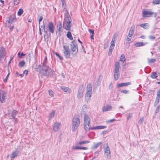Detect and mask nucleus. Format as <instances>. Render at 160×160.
<instances>
[{"label":"nucleus","instance_id":"obj_1","mask_svg":"<svg viewBox=\"0 0 160 160\" xmlns=\"http://www.w3.org/2000/svg\"><path fill=\"white\" fill-rule=\"evenodd\" d=\"M64 21L63 23V28L66 30L70 31L71 30V18L68 11L66 10Z\"/></svg>","mask_w":160,"mask_h":160},{"label":"nucleus","instance_id":"obj_2","mask_svg":"<svg viewBox=\"0 0 160 160\" xmlns=\"http://www.w3.org/2000/svg\"><path fill=\"white\" fill-rule=\"evenodd\" d=\"M71 54L72 56L77 55L78 51V47L76 42L74 40L70 44Z\"/></svg>","mask_w":160,"mask_h":160},{"label":"nucleus","instance_id":"obj_3","mask_svg":"<svg viewBox=\"0 0 160 160\" xmlns=\"http://www.w3.org/2000/svg\"><path fill=\"white\" fill-rule=\"evenodd\" d=\"M72 132H75L80 125V119L78 116H75L72 118Z\"/></svg>","mask_w":160,"mask_h":160},{"label":"nucleus","instance_id":"obj_4","mask_svg":"<svg viewBox=\"0 0 160 160\" xmlns=\"http://www.w3.org/2000/svg\"><path fill=\"white\" fill-rule=\"evenodd\" d=\"M90 120L88 116L85 114L84 117V129L86 131H89L91 129L90 127Z\"/></svg>","mask_w":160,"mask_h":160},{"label":"nucleus","instance_id":"obj_5","mask_svg":"<svg viewBox=\"0 0 160 160\" xmlns=\"http://www.w3.org/2000/svg\"><path fill=\"white\" fill-rule=\"evenodd\" d=\"M47 62H43L42 65V69L46 72L47 76L51 75L52 74L53 72L51 68L47 65Z\"/></svg>","mask_w":160,"mask_h":160},{"label":"nucleus","instance_id":"obj_6","mask_svg":"<svg viewBox=\"0 0 160 160\" xmlns=\"http://www.w3.org/2000/svg\"><path fill=\"white\" fill-rule=\"evenodd\" d=\"M119 63L118 62H116L115 63L114 72V80H117L119 77L120 73L119 70Z\"/></svg>","mask_w":160,"mask_h":160},{"label":"nucleus","instance_id":"obj_7","mask_svg":"<svg viewBox=\"0 0 160 160\" xmlns=\"http://www.w3.org/2000/svg\"><path fill=\"white\" fill-rule=\"evenodd\" d=\"M118 36L117 33H115L112 38V40L111 42V45L108 51V54L109 56L111 55L115 46V41Z\"/></svg>","mask_w":160,"mask_h":160},{"label":"nucleus","instance_id":"obj_8","mask_svg":"<svg viewBox=\"0 0 160 160\" xmlns=\"http://www.w3.org/2000/svg\"><path fill=\"white\" fill-rule=\"evenodd\" d=\"M63 52L65 57L67 59L70 58L71 53L69 47L67 45H63Z\"/></svg>","mask_w":160,"mask_h":160},{"label":"nucleus","instance_id":"obj_9","mask_svg":"<svg viewBox=\"0 0 160 160\" xmlns=\"http://www.w3.org/2000/svg\"><path fill=\"white\" fill-rule=\"evenodd\" d=\"M6 98V93L4 91H0V101L2 103L5 102Z\"/></svg>","mask_w":160,"mask_h":160},{"label":"nucleus","instance_id":"obj_10","mask_svg":"<svg viewBox=\"0 0 160 160\" xmlns=\"http://www.w3.org/2000/svg\"><path fill=\"white\" fill-rule=\"evenodd\" d=\"M154 14V13L149 10H143L142 12V15L143 17H149Z\"/></svg>","mask_w":160,"mask_h":160},{"label":"nucleus","instance_id":"obj_11","mask_svg":"<svg viewBox=\"0 0 160 160\" xmlns=\"http://www.w3.org/2000/svg\"><path fill=\"white\" fill-rule=\"evenodd\" d=\"M83 86L81 85L79 87L77 94V97L78 99H80L83 97Z\"/></svg>","mask_w":160,"mask_h":160},{"label":"nucleus","instance_id":"obj_12","mask_svg":"<svg viewBox=\"0 0 160 160\" xmlns=\"http://www.w3.org/2000/svg\"><path fill=\"white\" fill-rule=\"evenodd\" d=\"M104 149L105 157L108 158H110V151L108 145H106L105 147H104Z\"/></svg>","mask_w":160,"mask_h":160},{"label":"nucleus","instance_id":"obj_13","mask_svg":"<svg viewBox=\"0 0 160 160\" xmlns=\"http://www.w3.org/2000/svg\"><path fill=\"white\" fill-rule=\"evenodd\" d=\"M62 29V26L61 22L60 21L58 22L57 25V31H56V34H58L59 35H60V32Z\"/></svg>","mask_w":160,"mask_h":160},{"label":"nucleus","instance_id":"obj_14","mask_svg":"<svg viewBox=\"0 0 160 160\" xmlns=\"http://www.w3.org/2000/svg\"><path fill=\"white\" fill-rule=\"evenodd\" d=\"M48 27L49 30V32L52 33H53L54 32V27L53 24L52 22L49 23Z\"/></svg>","mask_w":160,"mask_h":160},{"label":"nucleus","instance_id":"obj_15","mask_svg":"<svg viewBox=\"0 0 160 160\" xmlns=\"http://www.w3.org/2000/svg\"><path fill=\"white\" fill-rule=\"evenodd\" d=\"M112 107L109 105L106 104L102 108V110L103 112L110 111L112 109Z\"/></svg>","mask_w":160,"mask_h":160},{"label":"nucleus","instance_id":"obj_16","mask_svg":"<svg viewBox=\"0 0 160 160\" xmlns=\"http://www.w3.org/2000/svg\"><path fill=\"white\" fill-rule=\"evenodd\" d=\"M131 83L130 82H127L123 83H121L118 84L117 85V88H119L123 87L124 86H127L128 85H131Z\"/></svg>","mask_w":160,"mask_h":160},{"label":"nucleus","instance_id":"obj_17","mask_svg":"<svg viewBox=\"0 0 160 160\" xmlns=\"http://www.w3.org/2000/svg\"><path fill=\"white\" fill-rule=\"evenodd\" d=\"M92 92L89 91H87L85 95V99L88 102L90 99L92 94Z\"/></svg>","mask_w":160,"mask_h":160},{"label":"nucleus","instance_id":"obj_18","mask_svg":"<svg viewBox=\"0 0 160 160\" xmlns=\"http://www.w3.org/2000/svg\"><path fill=\"white\" fill-rule=\"evenodd\" d=\"M60 125V122H55L54 124L53 130L54 131L57 132L58 130L59 127Z\"/></svg>","mask_w":160,"mask_h":160},{"label":"nucleus","instance_id":"obj_19","mask_svg":"<svg viewBox=\"0 0 160 160\" xmlns=\"http://www.w3.org/2000/svg\"><path fill=\"white\" fill-rule=\"evenodd\" d=\"M135 26L134 25L132 26L131 27L130 30L129 32L128 36H129V37H131L134 33V30Z\"/></svg>","mask_w":160,"mask_h":160},{"label":"nucleus","instance_id":"obj_20","mask_svg":"<svg viewBox=\"0 0 160 160\" xmlns=\"http://www.w3.org/2000/svg\"><path fill=\"white\" fill-rule=\"evenodd\" d=\"M73 148L75 149H80V150H88V148L87 147H81L78 146H75L73 147Z\"/></svg>","mask_w":160,"mask_h":160},{"label":"nucleus","instance_id":"obj_21","mask_svg":"<svg viewBox=\"0 0 160 160\" xmlns=\"http://www.w3.org/2000/svg\"><path fill=\"white\" fill-rule=\"evenodd\" d=\"M106 128L105 126H98L94 127H92L91 128V130H96L99 129H103Z\"/></svg>","mask_w":160,"mask_h":160},{"label":"nucleus","instance_id":"obj_22","mask_svg":"<svg viewBox=\"0 0 160 160\" xmlns=\"http://www.w3.org/2000/svg\"><path fill=\"white\" fill-rule=\"evenodd\" d=\"M55 111L54 110H52L51 112L49 114L48 116V120H50L52 118L54 117L55 114Z\"/></svg>","mask_w":160,"mask_h":160},{"label":"nucleus","instance_id":"obj_23","mask_svg":"<svg viewBox=\"0 0 160 160\" xmlns=\"http://www.w3.org/2000/svg\"><path fill=\"white\" fill-rule=\"evenodd\" d=\"M6 49L3 47H1L0 48V54L2 55L3 56H4L6 54Z\"/></svg>","mask_w":160,"mask_h":160},{"label":"nucleus","instance_id":"obj_24","mask_svg":"<svg viewBox=\"0 0 160 160\" xmlns=\"http://www.w3.org/2000/svg\"><path fill=\"white\" fill-rule=\"evenodd\" d=\"M147 43L139 42L136 43L134 44V45L136 47H139L140 46H143L144 45H145Z\"/></svg>","mask_w":160,"mask_h":160},{"label":"nucleus","instance_id":"obj_25","mask_svg":"<svg viewBox=\"0 0 160 160\" xmlns=\"http://www.w3.org/2000/svg\"><path fill=\"white\" fill-rule=\"evenodd\" d=\"M90 142V141L89 140H86V141H79L78 144L79 145H83L85 144L88 143Z\"/></svg>","mask_w":160,"mask_h":160},{"label":"nucleus","instance_id":"obj_26","mask_svg":"<svg viewBox=\"0 0 160 160\" xmlns=\"http://www.w3.org/2000/svg\"><path fill=\"white\" fill-rule=\"evenodd\" d=\"M18 154V152L15 151L13 152L11 155V160H13L14 158L16 157Z\"/></svg>","mask_w":160,"mask_h":160},{"label":"nucleus","instance_id":"obj_27","mask_svg":"<svg viewBox=\"0 0 160 160\" xmlns=\"http://www.w3.org/2000/svg\"><path fill=\"white\" fill-rule=\"evenodd\" d=\"M140 25L141 27L145 29L148 28L149 27V24L148 23H142L140 24Z\"/></svg>","mask_w":160,"mask_h":160},{"label":"nucleus","instance_id":"obj_28","mask_svg":"<svg viewBox=\"0 0 160 160\" xmlns=\"http://www.w3.org/2000/svg\"><path fill=\"white\" fill-rule=\"evenodd\" d=\"M160 101V97H157L156 98L155 102L154 103V106H156L158 103Z\"/></svg>","mask_w":160,"mask_h":160},{"label":"nucleus","instance_id":"obj_29","mask_svg":"<svg viewBox=\"0 0 160 160\" xmlns=\"http://www.w3.org/2000/svg\"><path fill=\"white\" fill-rule=\"evenodd\" d=\"M102 144L101 142H99L93 145L92 146V148L93 149L97 148L99 145Z\"/></svg>","mask_w":160,"mask_h":160},{"label":"nucleus","instance_id":"obj_30","mask_svg":"<svg viewBox=\"0 0 160 160\" xmlns=\"http://www.w3.org/2000/svg\"><path fill=\"white\" fill-rule=\"evenodd\" d=\"M67 36L68 38H69L71 40L73 39V38L70 31H68L67 34Z\"/></svg>","mask_w":160,"mask_h":160},{"label":"nucleus","instance_id":"obj_31","mask_svg":"<svg viewBox=\"0 0 160 160\" xmlns=\"http://www.w3.org/2000/svg\"><path fill=\"white\" fill-rule=\"evenodd\" d=\"M61 88L62 90L66 92H69L70 91L69 88L68 87H61Z\"/></svg>","mask_w":160,"mask_h":160},{"label":"nucleus","instance_id":"obj_32","mask_svg":"<svg viewBox=\"0 0 160 160\" xmlns=\"http://www.w3.org/2000/svg\"><path fill=\"white\" fill-rule=\"evenodd\" d=\"M87 91L92 92V87L90 84H89L87 85Z\"/></svg>","mask_w":160,"mask_h":160},{"label":"nucleus","instance_id":"obj_33","mask_svg":"<svg viewBox=\"0 0 160 160\" xmlns=\"http://www.w3.org/2000/svg\"><path fill=\"white\" fill-rule=\"evenodd\" d=\"M18 112L13 110L12 112V117L15 119V116L18 114Z\"/></svg>","mask_w":160,"mask_h":160},{"label":"nucleus","instance_id":"obj_34","mask_svg":"<svg viewBox=\"0 0 160 160\" xmlns=\"http://www.w3.org/2000/svg\"><path fill=\"white\" fill-rule=\"evenodd\" d=\"M157 77V73L155 72H153L151 75V77L153 79L156 78Z\"/></svg>","mask_w":160,"mask_h":160},{"label":"nucleus","instance_id":"obj_35","mask_svg":"<svg viewBox=\"0 0 160 160\" xmlns=\"http://www.w3.org/2000/svg\"><path fill=\"white\" fill-rule=\"evenodd\" d=\"M156 61L155 59L154 58H151L149 59L148 58V63L149 64H151L154 62Z\"/></svg>","mask_w":160,"mask_h":160},{"label":"nucleus","instance_id":"obj_36","mask_svg":"<svg viewBox=\"0 0 160 160\" xmlns=\"http://www.w3.org/2000/svg\"><path fill=\"white\" fill-rule=\"evenodd\" d=\"M125 58L124 54H121V55L120 60L121 61L124 62L125 61Z\"/></svg>","mask_w":160,"mask_h":160},{"label":"nucleus","instance_id":"obj_37","mask_svg":"<svg viewBox=\"0 0 160 160\" xmlns=\"http://www.w3.org/2000/svg\"><path fill=\"white\" fill-rule=\"evenodd\" d=\"M23 10L21 8H20L19 9L18 12V16H21L23 13Z\"/></svg>","mask_w":160,"mask_h":160},{"label":"nucleus","instance_id":"obj_38","mask_svg":"<svg viewBox=\"0 0 160 160\" xmlns=\"http://www.w3.org/2000/svg\"><path fill=\"white\" fill-rule=\"evenodd\" d=\"M152 3L154 4H160V0H154L152 1Z\"/></svg>","mask_w":160,"mask_h":160},{"label":"nucleus","instance_id":"obj_39","mask_svg":"<svg viewBox=\"0 0 160 160\" xmlns=\"http://www.w3.org/2000/svg\"><path fill=\"white\" fill-rule=\"evenodd\" d=\"M25 64V62L24 61H20L19 63V65L21 67H22L24 66Z\"/></svg>","mask_w":160,"mask_h":160},{"label":"nucleus","instance_id":"obj_40","mask_svg":"<svg viewBox=\"0 0 160 160\" xmlns=\"http://www.w3.org/2000/svg\"><path fill=\"white\" fill-rule=\"evenodd\" d=\"M87 109V106L86 105H84L82 108V110L83 112H85Z\"/></svg>","mask_w":160,"mask_h":160},{"label":"nucleus","instance_id":"obj_41","mask_svg":"<svg viewBox=\"0 0 160 160\" xmlns=\"http://www.w3.org/2000/svg\"><path fill=\"white\" fill-rule=\"evenodd\" d=\"M49 94L52 97H53L54 96L53 95V91L51 90H50L48 91Z\"/></svg>","mask_w":160,"mask_h":160},{"label":"nucleus","instance_id":"obj_42","mask_svg":"<svg viewBox=\"0 0 160 160\" xmlns=\"http://www.w3.org/2000/svg\"><path fill=\"white\" fill-rule=\"evenodd\" d=\"M160 108V105H158V107H157V108L155 110V113H157L159 112Z\"/></svg>","mask_w":160,"mask_h":160},{"label":"nucleus","instance_id":"obj_43","mask_svg":"<svg viewBox=\"0 0 160 160\" xmlns=\"http://www.w3.org/2000/svg\"><path fill=\"white\" fill-rule=\"evenodd\" d=\"M143 118H144L143 117H142L141 118L138 122V123L140 124H142L143 122Z\"/></svg>","mask_w":160,"mask_h":160},{"label":"nucleus","instance_id":"obj_44","mask_svg":"<svg viewBox=\"0 0 160 160\" xmlns=\"http://www.w3.org/2000/svg\"><path fill=\"white\" fill-rule=\"evenodd\" d=\"M20 0H14V4L15 5H17L19 3Z\"/></svg>","mask_w":160,"mask_h":160},{"label":"nucleus","instance_id":"obj_45","mask_svg":"<svg viewBox=\"0 0 160 160\" xmlns=\"http://www.w3.org/2000/svg\"><path fill=\"white\" fill-rule=\"evenodd\" d=\"M18 57L21 58L22 56H25V54H23V52H22L21 53L20 52L18 53Z\"/></svg>","mask_w":160,"mask_h":160},{"label":"nucleus","instance_id":"obj_46","mask_svg":"<svg viewBox=\"0 0 160 160\" xmlns=\"http://www.w3.org/2000/svg\"><path fill=\"white\" fill-rule=\"evenodd\" d=\"M31 57L30 54H28V55L26 59H27V60H28L29 62H30L31 60Z\"/></svg>","mask_w":160,"mask_h":160},{"label":"nucleus","instance_id":"obj_47","mask_svg":"<svg viewBox=\"0 0 160 160\" xmlns=\"http://www.w3.org/2000/svg\"><path fill=\"white\" fill-rule=\"evenodd\" d=\"M61 2L62 4V6L64 8H65L66 4L64 0L62 1Z\"/></svg>","mask_w":160,"mask_h":160},{"label":"nucleus","instance_id":"obj_48","mask_svg":"<svg viewBox=\"0 0 160 160\" xmlns=\"http://www.w3.org/2000/svg\"><path fill=\"white\" fill-rule=\"evenodd\" d=\"M121 92L122 93L127 94L128 93V90H122L121 91Z\"/></svg>","mask_w":160,"mask_h":160},{"label":"nucleus","instance_id":"obj_49","mask_svg":"<svg viewBox=\"0 0 160 160\" xmlns=\"http://www.w3.org/2000/svg\"><path fill=\"white\" fill-rule=\"evenodd\" d=\"M89 31L90 33H92V34H94V31L93 30L89 29Z\"/></svg>","mask_w":160,"mask_h":160},{"label":"nucleus","instance_id":"obj_50","mask_svg":"<svg viewBox=\"0 0 160 160\" xmlns=\"http://www.w3.org/2000/svg\"><path fill=\"white\" fill-rule=\"evenodd\" d=\"M149 38L151 40H154L155 39V37L154 36H150L149 37Z\"/></svg>","mask_w":160,"mask_h":160},{"label":"nucleus","instance_id":"obj_51","mask_svg":"<svg viewBox=\"0 0 160 160\" xmlns=\"http://www.w3.org/2000/svg\"><path fill=\"white\" fill-rule=\"evenodd\" d=\"M43 19V17L42 16H40L39 17V25H40V22Z\"/></svg>","mask_w":160,"mask_h":160},{"label":"nucleus","instance_id":"obj_52","mask_svg":"<svg viewBox=\"0 0 160 160\" xmlns=\"http://www.w3.org/2000/svg\"><path fill=\"white\" fill-rule=\"evenodd\" d=\"M157 97H160V88L158 90L157 92Z\"/></svg>","mask_w":160,"mask_h":160},{"label":"nucleus","instance_id":"obj_53","mask_svg":"<svg viewBox=\"0 0 160 160\" xmlns=\"http://www.w3.org/2000/svg\"><path fill=\"white\" fill-rule=\"evenodd\" d=\"M9 73H8V74L7 75V76H6V77L4 79L3 81H4L5 82H6L7 81V79H8V76L9 75Z\"/></svg>","mask_w":160,"mask_h":160},{"label":"nucleus","instance_id":"obj_54","mask_svg":"<svg viewBox=\"0 0 160 160\" xmlns=\"http://www.w3.org/2000/svg\"><path fill=\"white\" fill-rule=\"evenodd\" d=\"M131 39V37H129V36H128L127 38V41L128 42H129L130 41Z\"/></svg>","mask_w":160,"mask_h":160},{"label":"nucleus","instance_id":"obj_55","mask_svg":"<svg viewBox=\"0 0 160 160\" xmlns=\"http://www.w3.org/2000/svg\"><path fill=\"white\" fill-rule=\"evenodd\" d=\"M3 56L2 55H1L0 54V61H2L3 60Z\"/></svg>","mask_w":160,"mask_h":160},{"label":"nucleus","instance_id":"obj_56","mask_svg":"<svg viewBox=\"0 0 160 160\" xmlns=\"http://www.w3.org/2000/svg\"><path fill=\"white\" fill-rule=\"evenodd\" d=\"M28 71L26 70H24L23 72V74H25L27 75L28 74Z\"/></svg>","mask_w":160,"mask_h":160},{"label":"nucleus","instance_id":"obj_57","mask_svg":"<svg viewBox=\"0 0 160 160\" xmlns=\"http://www.w3.org/2000/svg\"><path fill=\"white\" fill-rule=\"evenodd\" d=\"M41 27L42 28H43V29H44V31L46 32V33H47V32L45 30V26L44 25H43L42 26H41Z\"/></svg>","mask_w":160,"mask_h":160},{"label":"nucleus","instance_id":"obj_58","mask_svg":"<svg viewBox=\"0 0 160 160\" xmlns=\"http://www.w3.org/2000/svg\"><path fill=\"white\" fill-rule=\"evenodd\" d=\"M99 152L98 151H96V152H95L94 154L95 155H96L97 156H98V154H99Z\"/></svg>","mask_w":160,"mask_h":160},{"label":"nucleus","instance_id":"obj_59","mask_svg":"<svg viewBox=\"0 0 160 160\" xmlns=\"http://www.w3.org/2000/svg\"><path fill=\"white\" fill-rule=\"evenodd\" d=\"M131 114H129L127 117V120H128L130 118L131 116Z\"/></svg>","mask_w":160,"mask_h":160},{"label":"nucleus","instance_id":"obj_60","mask_svg":"<svg viewBox=\"0 0 160 160\" xmlns=\"http://www.w3.org/2000/svg\"><path fill=\"white\" fill-rule=\"evenodd\" d=\"M115 120V119H112L108 121V122H112L114 121Z\"/></svg>","mask_w":160,"mask_h":160},{"label":"nucleus","instance_id":"obj_61","mask_svg":"<svg viewBox=\"0 0 160 160\" xmlns=\"http://www.w3.org/2000/svg\"><path fill=\"white\" fill-rule=\"evenodd\" d=\"M58 57L59 58V59H60V60H63V58H62V56H60V55H59V56Z\"/></svg>","mask_w":160,"mask_h":160},{"label":"nucleus","instance_id":"obj_62","mask_svg":"<svg viewBox=\"0 0 160 160\" xmlns=\"http://www.w3.org/2000/svg\"><path fill=\"white\" fill-rule=\"evenodd\" d=\"M94 35V34H92V35H91V36H90V38L91 39H94V38H93Z\"/></svg>","mask_w":160,"mask_h":160},{"label":"nucleus","instance_id":"obj_63","mask_svg":"<svg viewBox=\"0 0 160 160\" xmlns=\"http://www.w3.org/2000/svg\"><path fill=\"white\" fill-rule=\"evenodd\" d=\"M54 53H55V54L56 55V56L57 57H58L60 55H59V54L58 53H57V52H55Z\"/></svg>","mask_w":160,"mask_h":160},{"label":"nucleus","instance_id":"obj_64","mask_svg":"<svg viewBox=\"0 0 160 160\" xmlns=\"http://www.w3.org/2000/svg\"><path fill=\"white\" fill-rule=\"evenodd\" d=\"M12 21L11 19H9V20L8 21V22L9 23H12Z\"/></svg>","mask_w":160,"mask_h":160}]
</instances>
